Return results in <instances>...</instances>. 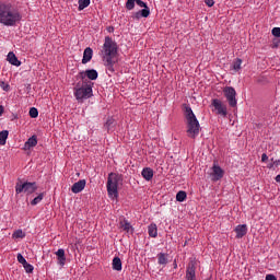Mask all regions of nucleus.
I'll return each mask as SVG.
<instances>
[{
  "instance_id": "8",
  "label": "nucleus",
  "mask_w": 280,
  "mask_h": 280,
  "mask_svg": "<svg viewBox=\"0 0 280 280\" xmlns=\"http://www.w3.org/2000/svg\"><path fill=\"white\" fill-rule=\"evenodd\" d=\"M212 106L214 107V110H217L218 115H221V117H226L228 115L226 106L222 104V101L214 98L212 101Z\"/></svg>"
},
{
  "instance_id": "27",
  "label": "nucleus",
  "mask_w": 280,
  "mask_h": 280,
  "mask_svg": "<svg viewBox=\"0 0 280 280\" xmlns=\"http://www.w3.org/2000/svg\"><path fill=\"white\" fill-rule=\"evenodd\" d=\"M8 135H10L8 130L0 131V145H5V142L8 141Z\"/></svg>"
},
{
  "instance_id": "7",
  "label": "nucleus",
  "mask_w": 280,
  "mask_h": 280,
  "mask_svg": "<svg viewBox=\"0 0 280 280\" xmlns=\"http://www.w3.org/2000/svg\"><path fill=\"white\" fill-rule=\"evenodd\" d=\"M223 94L229 103V106H231V108H235V106H237V92L235 91V88L225 86L223 89Z\"/></svg>"
},
{
  "instance_id": "33",
  "label": "nucleus",
  "mask_w": 280,
  "mask_h": 280,
  "mask_svg": "<svg viewBox=\"0 0 280 280\" xmlns=\"http://www.w3.org/2000/svg\"><path fill=\"white\" fill-rule=\"evenodd\" d=\"M271 162L269 165H268V168L269 170H272V167H279L280 166V160H275V159H271Z\"/></svg>"
},
{
  "instance_id": "5",
  "label": "nucleus",
  "mask_w": 280,
  "mask_h": 280,
  "mask_svg": "<svg viewBox=\"0 0 280 280\" xmlns=\"http://www.w3.org/2000/svg\"><path fill=\"white\" fill-rule=\"evenodd\" d=\"M36 189H38L36 182L16 183L15 185V194H27V196H30L34 194Z\"/></svg>"
},
{
  "instance_id": "39",
  "label": "nucleus",
  "mask_w": 280,
  "mask_h": 280,
  "mask_svg": "<svg viewBox=\"0 0 280 280\" xmlns=\"http://www.w3.org/2000/svg\"><path fill=\"white\" fill-rule=\"evenodd\" d=\"M0 86L3 91H10V84H7L5 82H1Z\"/></svg>"
},
{
  "instance_id": "23",
  "label": "nucleus",
  "mask_w": 280,
  "mask_h": 280,
  "mask_svg": "<svg viewBox=\"0 0 280 280\" xmlns=\"http://www.w3.org/2000/svg\"><path fill=\"white\" fill-rule=\"evenodd\" d=\"M158 264L160 266H167V254L165 253L158 254Z\"/></svg>"
},
{
  "instance_id": "2",
  "label": "nucleus",
  "mask_w": 280,
  "mask_h": 280,
  "mask_svg": "<svg viewBox=\"0 0 280 280\" xmlns=\"http://www.w3.org/2000/svg\"><path fill=\"white\" fill-rule=\"evenodd\" d=\"M23 19L19 9L11 2H0V24L5 27H15Z\"/></svg>"
},
{
  "instance_id": "29",
  "label": "nucleus",
  "mask_w": 280,
  "mask_h": 280,
  "mask_svg": "<svg viewBox=\"0 0 280 280\" xmlns=\"http://www.w3.org/2000/svg\"><path fill=\"white\" fill-rule=\"evenodd\" d=\"M13 240H23L25 237V232L23 230H18L12 235Z\"/></svg>"
},
{
  "instance_id": "44",
  "label": "nucleus",
  "mask_w": 280,
  "mask_h": 280,
  "mask_svg": "<svg viewBox=\"0 0 280 280\" xmlns=\"http://www.w3.org/2000/svg\"><path fill=\"white\" fill-rule=\"evenodd\" d=\"M276 183H280V175L276 176Z\"/></svg>"
},
{
  "instance_id": "46",
  "label": "nucleus",
  "mask_w": 280,
  "mask_h": 280,
  "mask_svg": "<svg viewBox=\"0 0 280 280\" xmlns=\"http://www.w3.org/2000/svg\"><path fill=\"white\" fill-rule=\"evenodd\" d=\"M174 268H178V265H177V264H175V265H174Z\"/></svg>"
},
{
  "instance_id": "19",
  "label": "nucleus",
  "mask_w": 280,
  "mask_h": 280,
  "mask_svg": "<svg viewBox=\"0 0 280 280\" xmlns=\"http://www.w3.org/2000/svg\"><path fill=\"white\" fill-rule=\"evenodd\" d=\"M112 268L113 270H116V272H121L122 264H121V258H119V256H115L113 258Z\"/></svg>"
},
{
  "instance_id": "20",
  "label": "nucleus",
  "mask_w": 280,
  "mask_h": 280,
  "mask_svg": "<svg viewBox=\"0 0 280 280\" xmlns=\"http://www.w3.org/2000/svg\"><path fill=\"white\" fill-rule=\"evenodd\" d=\"M150 16V8L145 7L144 9L135 13L133 19H148Z\"/></svg>"
},
{
  "instance_id": "38",
  "label": "nucleus",
  "mask_w": 280,
  "mask_h": 280,
  "mask_svg": "<svg viewBox=\"0 0 280 280\" xmlns=\"http://www.w3.org/2000/svg\"><path fill=\"white\" fill-rule=\"evenodd\" d=\"M206 5H208V8H213V5H215V1L213 0H205Z\"/></svg>"
},
{
  "instance_id": "30",
  "label": "nucleus",
  "mask_w": 280,
  "mask_h": 280,
  "mask_svg": "<svg viewBox=\"0 0 280 280\" xmlns=\"http://www.w3.org/2000/svg\"><path fill=\"white\" fill-rule=\"evenodd\" d=\"M28 113L32 119H36V117H38V109L36 107H32Z\"/></svg>"
},
{
  "instance_id": "4",
  "label": "nucleus",
  "mask_w": 280,
  "mask_h": 280,
  "mask_svg": "<svg viewBox=\"0 0 280 280\" xmlns=\"http://www.w3.org/2000/svg\"><path fill=\"white\" fill-rule=\"evenodd\" d=\"M121 180V175L116 173H109L107 177V194L112 200H117L119 198V182Z\"/></svg>"
},
{
  "instance_id": "1",
  "label": "nucleus",
  "mask_w": 280,
  "mask_h": 280,
  "mask_svg": "<svg viewBox=\"0 0 280 280\" xmlns=\"http://www.w3.org/2000/svg\"><path fill=\"white\" fill-rule=\"evenodd\" d=\"M118 51L119 48L115 40H113L110 36H106L101 54L108 73H115V65H117Z\"/></svg>"
},
{
  "instance_id": "43",
  "label": "nucleus",
  "mask_w": 280,
  "mask_h": 280,
  "mask_svg": "<svg viewBox=\"0 0 280 280\" xmlns=\"http://www.w3.org/2000/svg\"><path fill=\"white\" fill-rule=\"evenodd\" d=\"M1 115H3V106L2 105H0V117H1Z\"/></svg>"
},
{
  "instance_id": "12",
  "label": "nucleus",
  "mask_w": 280,
  "mask_h": 280,
  "mask_svg": "<svg viewBox=\"0 0 280 280\" xmlns=\"http://www.w3.org/2000/svg\"><path fill=\"white\" fill-rule=\"evenodd\" d=\"M234 231L236 233V238L242 240V237H244V235H246L248 233V225H246V224L237 225L234 229Z\"/></svg>"
},
{
  "instance_id": "22",
  "label": "nucleus",
  "mask_w": 280,
  "mask_h": 280,
  "mask_svg": "<svg viewBox=\"0 0 280 280\" xmlns=\"http://www.w3.org/2000/svg\"><path fill=\"white\" fill-rule=\"evenodd\" d=\"M119 226L120 229H122V231H126L127 233H130V230L132 229V225L130 224V222H128V220H126V218L120 220Z\"/></svg>"
},
{
  "instance_id": "10",
  "label": "nucleus",
  "mask_w": 280,
  "mask_h": 280,
  "mask_svg": "<svg viewBox=\"0 0 280 280\" xmlns=\"http://www.w3.org/2000/svg\"><path fill=\"white\" fill-rule=\"evenodd\" d=\"M97 70L95 69H89L85 71L80 72L81 80H84V78H88L89 80H96L98 78Z\"/></svg>"
},
{
  "instance_id": "37",
  "label": "nucleus",
  "mask_w": 280,
  "mask_h": 280,
  "mask_svg": "<svg viewBox=\"0 0 280 280\" xmlns=\"http://www.w3.org/2000/svg\"><path fill=\"white\" fill-rule=\"evenodd\" d=\"M136 3L139 5V8H148V4L143 2V0H136Z\"/></svg>"
},
{
  "instance_id": "28",
  "label": "nucleus",
  "mask_w": 280,
  "mask_h": 280,
  "mask_svg": "<svg viewBox=\"0 0 280 280\" xmlns=\"http://www.w3.org/2000/svg\"><path fill=\"white\" fill-rule=\"evenodd\" d=\"M45 198V194L40 192L37 197H35L32 201L31 205L32 207H36V205L40 203V201Z\"/></svg>"
},
{
  "instance_id": "45",
  "label": "nucleus",
  "mask_w": 280,
  "mask_h": 280,
  "mask_svg": "<svg viewBox=\"0 0 280 280\" xmlns=\"http://www.w3.org/2000/svg\"><path fill=\"white\" fill-rule=\"evenodd\" d=\"M108 32H115L114 27H108Z\"/></svg>"
},
{
  "instance_id": "42",
  "label": "nucleus",
  "mask_w": 280,
  "mask_h": 280,
  "mask_svg": "<svg viewBox=\"0 0 280 280\" xmlns=\"http://www.w3.org/2000/svg\"><path fill=\"white\" fill-rule=\"evenodd\" d=\"M261 161H262V163H266V161H268V154L262 153Z\"/></svg>"
},
{
  "instance_id": "32",
  "label": "nucleus",
  "mask_w": 280,
  "mask_h": 280,
  "mask_svg": "<svg viewBox=\"0 0 280 280\" xmlns=\"http://www.w3.org/2000/svg\"><path fill=\"white\" fill-rule=\"evenodd\" d=\"M23 268L25 270V272H27L28 275H31V272H34V266H32L31 264L26 262L25 265H23Z\"/></svg>"
},
{
  "instance_id": "21",
  "label": "nucleus",
  "mask_w": 280,
  "mask_h": 280,
  "mask_svg": "<svg viewBox=\"0 0 280 280\" xmlns=\"http://www.w3.org/2000/svg\"><path fill=\"white\" fill-rule=\"evenodd\" d=\"M148 233H149V237H158L159 236V228L156 226V223H151L148 226Z\"/></svg>"
},
{
  "instance_id": "41",
  "label": "nucleus",
  "mask_w": 280,
  "mask_h": 280,
  "mask_svg": "<svg viewBox=\"0 0 280 280\" xmlns=\"http://www.w3.org/2000/svg\"><path fill=\"white\" fill-rule=\"evenodd\" d=\"M266 280H277V277L275 275H267Z\"/></svg>"
},
{
  "instance_id": "17",
  "label": "nucleus",
  "mask_w": 280,
  "mask_h": 280,
  "mask_svg": "<svg viewBox=\"0 0 280 280\" xmlns=\"http://www.w3.org/2000/svg\"><path fill=\"white\" fill-rule=\"evenodd\" d=\"M7 60L8 62H10V65H13V67H21V61L19 60V58H16V55L12 51L8 54Z\"/></svg>"
},
{
  "instance_id": "16",
  "label": "nucleus",
  "mask_w": 280,
  "mask_h": 280,
  "mask_svg": "<svg viewBox=\"0 0 280 280\" xmlns=\"http://www.w3.org/2000/svg\"><path fill=\"white\" fill-rule=\"evenodd\" d=\"M36 145H38V139L36 138V136H32L24 143V150H31V148H36Z\"/></svg>"
},
{
  "instance_id": "36",
  "label": "nucleus",
  "mask_w": 280,
  "mask_h": 280,
  "mask_svg": "<svg viewBox=\"0 0 280 280\" xmlns=\"http://www.w3.org/2000/svg\"><path fill=\"white\" fill-rule=\"evenodd\" d=\"M279 45H280V39L279 38H275L272 40L271 47H272V49H277V48H279Z\"/></svg>"
},
{
  "instance_id": "14",
  "label": "nucleus",
  "mask_w": 280,
  "mask_h": 280,
  "mask_svg": "<svg viewBox=\"0 0 280 280\" xmlns=\"http://www.w3.org/2000/svg\"><path fill=\"white\" fill-rule=\"evenodd\" d=\"M186 280H196V265L190 264L186 269Z\"/></svg>"
},
{
  "instance_id": "9",
  "label": "nucleus",
  "mask_w": 280,
  "mask_h": 280,
  "mask_svg": "<svg viewBox=\"0 0 280 280\" xmlns=\"http://www.w3.org/2000/svg\"><path fill=\"white\" fill-rule=\"evenodd\" d=\"M211 176H212V180L214 182L221 180V178H224V170H222L220 165L213 164Z\"/></svg>"
},
{
  "instance_id": "11",
  "label": "nucleus",
  "mask_w": 280,
  "mask_h": 280,
  "mask_svg": "<svg viewBox=\"0 0 280 280\" xmlns=\"http://www.w3.org/2000/svg\"><path fill=\"white\" fill-rule=\"evenodd\" d=\"M84 187H86V179H81L72 185L71 191L72 194H80L84 191Z\"/></svg>"
},
{
  "instance_id": "3",
  "label": "nucleus",
  "mask_w": 280,
  "mask_h": 280,
  "mask_svg": "<svg viewBox=\"0 0 280 280\" xmlns=\"http://www.w3.org/2000/svg\"><path fill=\"white\" fill-rule=\"evenodd\" d=\"M186 132L190 139H196L200 135V121L194 114L191 107H186Z\"/></svg>"
},
{
  "instance_id": "13",
  "label": "nucleus",
  "mask_w": 280,
  "mask_h": 280,
  "mask_svg": "<svg viewBox=\"0 0 280 280\" xmlns=\"http://www.w3.org/2000/svg\"><path fill=\"white\" fill-rule=\"evenodd\" d=\"M55 255L57 256L58 265L65 267V264H67V256L65 255V249L59 248Z\"/></svg>"
},
{
  "instance_id": "24",
  "label": "nucleus",
  "mask_w": 280,
  "mask_h": 280,
  "mask_svg": "<svg viewBox=\"0 0 280 280\" xmlns=\"http://www.w3.org/2000/svg\"><path fill=\"white\" fill-rule=\"evenodd\" d=\"M78 4L79 12H82V10H86L91 5V0H78Z\"/></svg>"
},
{
  "instance_id": "35",
  "label": "nucleus",
  "mask_w": 280,
  "mask_h": 280,
  "mask_svg": "<svg viewBox=\"0 0 280 280\" xmlns=\"http://www.w3.org/2000/svg\"><path fill=\"white\" fill-rule=\"evenodd\" d=\"M18 261L19 264H22V266H25L27 264V260L21 254H18Z\"/></svg>"
},
{
  "instance_id": "15",
  "label": "nucleus",
  "mask_w": 280,
  "mask_h": 280,
  "mask_svg": "<svg viewBox=\"0 0 280 280\" xmlns=\"http://www.w3.org/2000/svg\"><path fill=\"white\" fill-rule=\"evenodd\" d=\"M92 58H93V49L91 47L85 48L83 52L82 65H86L88 62H91Z\"/></svg>"
},
{
  "instance_id": "26",
  "label": "nucleus",
  "mask_w": 280,
  "mask_h": 280,
  "mask_svg": "<svg viewBox=\"0 0 280 280\" xmlns=\"http://www.w3.org/2000/svg\"><path fill=\"white\" fill-rule=\"evenodd\" d=\"M177 202H185L187 200V192L185 190H179L176 195Z\"/></svg>"
},
{
  "instance_id": "34",
  "label": "nucleus",
  "mask_w": 280,
  "mask_h": 280,
  "mask_svg": "<svg viewBox=\"0 0 280 280\" xmlns=\"http://www.w3.org/2000/svg\"><path fill=\"white\" fill-rule=\"evenodd\" d=\"M271 34L272 36H275L276 38H280V27H273L271 30Z\"/></svg>"
},
{
  "instance_id": "40",
  "label": "nucleus",
  "mask_w": 280,
  "mask_h": 280,
  "mask_svg": "<svg viewBox=\"0 0 280 280\" xmlns=\"http://www.w3.org/2000/svg\"><path fill=\"white\" fill-rule=\"evenodd\" d=\"M105 126H106L107 130H109L110 126H113V118L107 119Z\"/></svg>"
},
{
  "instance_id": "25",
  "label": "nucleus",
  "mask_w": 280,
  "mask_h": 280,
  "mask_svg": "<svg viewBox=\"0 0 280 280\" xmlns=\"http://www.w3.org/2000/svg\"><path fill=\"white\" fill-rule=\"evenodd\" d=\"M231 69L237 73V71H240V69H242V59L237 58L231 66Z\"/></svg>"
},
{
  "instance_id": "31",
  "label": "nucleus",
  "mask_w": 280,
  "mask_h": 280,
  "mask_svg": "<svg viewBox=\"0 0 280 280\" xmlns=\"http://www.w3.org/2000/svg\"><path fill=\"white\" fill-rule=\"evenodd\" d=\"M135 3H137V0H127L126 2L127 10H135Z\"/></svg>"
},
{
  "instance_id": "6",
  "label": "nucleus",
  "mask_w": 280,
  "mask_h": 280,
  "mask_svg": "<svg viewBox=\"0 0 280 280\" xmlns=\"http://www.w3.org/2000/svg\"><path fill=\"white\" fill-rule=\"evenodd\" d=\"M74 97L78 100V102L93 97V86L85 85L81 88H74Z\"/></svg>"
},
{
  "instance_id": "18",
  "label": "nucleus",
  "mask_w": 280,
  "mask_h": 280,
  "mask_svg": "<svg viewBox=\"0 0 280 280\" xmlns=\"http://www.w3.org/2000/svg\"><path fill=\"white\" fill-rule=\"evenodd\" d=\"M141 175L144 180L150 182L152 178H154V171L151 167H144Z\"/></svg>"
}]
</instances>
